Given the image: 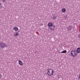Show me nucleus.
Instances as JSON below:
<instances>
[{
  "mask_svg": "<svg viewBox=\"0 0 80 80\" xmlns=\"http://www.w3.org/2000/svg\"><path fill=\"white\" fill-rule=\"evenodd\" d=\"M6 47H7L6 43L0 42V50L3 49L4 48H5Z\"/></svg>",
  "mask_w": 80,
  "mask_h": 80,
  "instance_id": "1",
  "label": "nucleus"
},
{
  "mask_svg": "<svg viewBox=\"0 0 80 80\" xmlns=\"http://www.w3.org/2000/svg\"><path fill=\"white\" fill-rule=\"evenodd\" d=\"M71 55L73 57H77V55H78V52H77L76 51H73L72 50L71 51Z\"/></svg>",
  "mask_w": 80,
  "mask_h": 80,
  "instance_id": "2",
  "label": "nucleus"
},
{
  "mask_svg": "<svg viewBox=\"0 0 80 80\" xmlns=\"http://www.w3.org/2000/svg\"><path fill=\"white\" fill-rule=\"evenodd\" d=\"M47 74L49 76L52 75L53 74V70L52 69H48V70Z\"/></svg>",
  "mask_w": 80,
  "mask_h": 80,
  "instance_id": "3",
  "label": "nucleus"
},
{
  "mask_svg": "<svg viewBox=\"0 0 80 80\" xmlns=\"http://www.w3.org/2000/svg\"><path fill=\"white\" fill-rule=\"evenodd\" d=\"M72 28H73V27L72 26H69L67 27V29L68 31H69V30H71Z\"/></svg>",
  "mask_w": 80,
  "mask_h": 80,
  "instance_id": "4",
  "label": "nucleus"
},
{
  "mask_svg": "<svg viewBox=\"0 0 80 80\" xmlns=\"http://www.w3.org/2000/svg\"><path fill=\"white\" fill-rule=\"evenodd\" d=\"M56 18H57V17H56V16L55 15H53L52 17V20L56 19Z\"/></svg>",
  "mask_w": 80,
  "mask_h": 80,
  "instance_id": "5",
  "label": "nucleus"
},
{
  "mask_svg": "<svg viewBox=\"0 0 80 80\" xmlns=\"http://www.w3.org/2000/svg\"><path fill=\"white\" fill-rule=\"evenodd\" d=\"M19 64L21 66H22L23 65V63L20 60L18 61Z\"/></svg>",
  "mask_w": 80,
  "mask_h": 80,
  "instance_id": "6",
  "label": "nucleus"
},
{
  "mask_svg": "<svg viewBox=\"0 0 80 80\" xmlns=\"http://www.w3.org/2000/svg\"><path fill=\"white\" fill-rule=\"evenodd\" d=\"M18 32H20V31H18L16 32L17 33L14 34V37H17V36H18V35H19V33H18Z\"/></svg>",
  "mask_w": 80,
  "mask_h": 80,
  "instance_id": "7",
  "label": "nucleus"
},
{
  "mask_svg": "<svg viewBox=\"0 0 80 80\" xmlns=\"http://www.w3.org/2000/svg\"><path fill=\"white\" fill-rule=\"evenodd\" d=\"M48 26L49 27H52V26H53V25H52V23L51 22H49L48 24Z\"/></svg>",
  "mask_w": 80,
  "mask_h": 80,
  "instance_id": "8",
  "label": "nucleus"
},
{
  "mask_svg": "<svg viewBox=\"0 0 80 80\" xmlns=\"http://www.w3.org/2000/svg\"><path fill=\"white\" fill-rule=\"evenodd\" d=\"M55 25L52 26L50 28V30H53L54 29H55Z\"/></svg>",
  "mask_w": 80,
  "mask_h": 80,
  "instance_id": "9",
  "label": "nucleus"
},
{
  "mask_svg": "<svg viewBox=\"0 0 80 80\" xmlns=\"http://www.w3.org/2000/svg\"><path fill=\"white\" fill-rule=\"evenodd\" d=\"M62 13H65L66 12V9L65 8H63L61 10Z\"/></svg>",
  "mask_w": 80,
  "mask_h": 80,
  "instance_id": "10",
  "label": "nucleus"
},
{
  "mask_svg": "<svg viewBox=\"0 0 80 80\" xmlns=\"http://www.w3.org/2000/svg\"><path fill=\"white\" fill-rule=\"evenodd\" d=\"M13 30L17 32V31H18V28L17 27H15L13 28Z\"/></svg>",
  "mask_w": 80,
  "mask_h": 80,
  "instance_id": "11",
  "label": "nucleus"
},
{
  "mask_svg": "<svg viewBox=\"0 0 80 80\" xmlns=\"http://www.w3.org/2000/svg\"><path fill=\"white\" fill-rule=\"evenodd\" d=\"M77 53H80V48H78L77 49Z\"/></svg>",
  "mask_w": 80,
  "mask_h": 80,
  "instance_id": "12",
  "label": "nucleus"
},
{
  "mask_svg": "<svg viewBox=\"0 0 80 80\" xmlns=\"http://www.w3.org/2000/svg\"><path fill=\"white\" fill-rule=\"evenodd\" d=\"M67 52L66 50H64L63 51L61 52V53H67Z\"/></svg>",
  "mask_w": 80,
  "mask_h": 80,
  "instance_id": "13",
  "label": "nucleus"
},
{
  "mask_svg": "<svg viewBox=\"0 0 80 80\" xmlns=\"http://www.w3.org/2000/svg\"><path fill=\"white\" fill-rule=\"evenodd\" d=\"M3 8V6L2 4V3H0V8Z\"/></svg>",
  "mask_w": 80,
  "mask_h": 80,
  "instance_id": "14",
  "label": "nucleus"
},
{
  "mask_svg": "<svg viewBox=\"0 0 80 80\" xmlns=\"http://www.w3.org/2000/svg\"><path fill=\"white\" fill-rule=\"evenodd\" d=\"M35 53L36 54H38V51H36L35 52Z\"/></svg>",
  "mask_w": 80,
  "mask_h": 80,
  "instance_id": "15",
  "label": "nucleus"
},
{
  "mask_svg": "<svg viewBox=\"0 0 80 80\" xmlns=\"http://www.w3.org/2000/svg\"><path fill=\"white\" fill-rule=\"evenodd\" d=\"M2 75H1V74H0V78H2Z\"/></svg>",
  "mask_w": 80,
  "mask_h": 80,
  "instance_id": "16",
  "label": "nucleus"
},
{
  "mask_svg": "<svg viewBox=\"0 0 80 80\" xmlns=\"http://www.w3.org/2000/svg\"><path fill=\"white\" fill-rule=\"evenodd\" d=\"M3 2H5L6 1V0H2Z\"/></svg>",
  "mask_w": 80,
  "mask_h": 80,
  "instance_id": "17",
  "label": "nucleus"
},
{
  "mask_svg": "<svg viewBox=\"0 0 80 80\" xmlns=\"http://www.w3.org/2000/svg\"><path fill=\"white\" fill-rule=\"evenodd\" d=\"M78 37L79 38H80V34L78 36Z\"/></svg>",
  "mask_w": 80,
  "mask_h": 80,
  "instance_id": "18",
  "label": "nucleus"
},
{
  "mask_svg": "<svg viewBox=\"0 0 80 80\" xmlns=\"http://www.w3.org/2000/svg\"><path fill=\"white\" fill-rule=\"evenodd\" d=\"M79 78H80V75H79Z\"/></svg>",
  "mask_w": 80,
  "mask_h": 80,
  "instance_id": "19",
  "label": "nucleus"
},
{
  "mask_svg": "<svg viewBox=\"0 0 80 80\" xmlns=\"http://www.w3.org/2000/svg\"><path fill=\"white\" fill-rule=\"evenodd\" d=\"M65 18H66V17H65Z\"/></svg>",
  "mask_w": 80,
  "mask_h": 80,
  "instance_id": "20",
  "label": "nucleus"
}]
</instances>
